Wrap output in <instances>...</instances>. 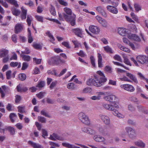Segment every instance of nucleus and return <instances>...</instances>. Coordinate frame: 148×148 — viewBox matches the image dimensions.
<instances>
[{
    "label": "nucleus",
    "mask_w": 148,
    "mask_h": 148,
    "mask_svg": "<svg viewBox=\"0 0 148 148\" xmlns=\"http://www.w3.org/2000/svg\"><path fill=\"white\" fill-rule=\"evenodd\" d=\"M33 47L36 49H42V47L39 44H34L33 45Z\"/></svg>",
    "instance_id": "obj_48"
},
{
    "label": "nucleus",
    "mask_w": 148,
    "mask_h": 148,
    "mask_svg": "<svg viewBox=\"0 0 148 148\" xmlns=\"http://www.w3.org/2000/svg\"><path fill=\"white\" fill-rule=\"evenodd\" d=\"M113 62L114 63V64L115 65H117L118 66H121L122 67H124V68H125V69H126L128 70H129L128 68L124 66L123 64H121V63H120L119 62H114V61H113Z\"/></svg>",
    "instance_id": "obj_56"
},
{
    "label": "nucleus",
    "mask_w": 148,
    "mask_h": 148,
    "mask_svg": "<svg viewBox=\"0 0 148 148\" xmlns=\"http://www.w3.org/2000/svg\"><path fill=\"white\" fill-rule=\"evenodd\" d=\"M35 18L38 21L40 22H43V18L42 16H36Z\"/></svg>",
    "instance_id": "obj_59"
},
{
    "label": "nucleus",
    "mask_w": 148,
    "mask_h": 148,
    "mask_svg": "<svg viewBox=\"0 0 148 148\" xmlns=\"http://www.w3.org/2000/svg\"><path fill=\"white\" fill-rule=\"evenodd\" d=\"M100 116L103 122L106 125H109L110 123L109 118L104 115L101 114Z\"/></svg>",
    "instance_id": "obj_14"
},
{
    "label": "nucleus",
    "mask_w": 148,
    "mask_h": 148,
    "mask_svg": "<svg viewBox=\"0 0 148 148\" xmlns=\"http://www.w3.org/2000/svg\"><path fill=\"white\" fill-rule=\"evenodd\" d=\"M84 122H82L83 123L85 124L88 125L90 123V121L88 117H86L84 119Z\"/></svg>",
    "instance_id": "obj_60"
},
{
    "label": "nucleus",
    "mask_w": 148,
    "mask_h": 148,
    "mask_svg": "<svg viewBox=\"0 0 148 148\" xmlns=\"http://www.w3.org/2000/svg\"><path fill=\"white\" fill-rule=\"evenodd\" d=\"M127 37L129 39H132L136 41L140 42L141 41L140 37L134 34H129L127 35Z\"/></svg>",
    "instance_id": "obj_12"
},
{
    "label": "nucleus",
    "mask_w": 148,
    "mask_h": 148,
    "mask_svg": "<svg viewBox=\"0 0 148 148\" xmlns=\"http://www.w3.org/2000/svg\"><path fill=\"white\" fill-rule=\"evenodd\" d=\"M107 127L105 125L100 126L98 129L99 132L103 134H106L107 133Z\"/></svg>",
    "instance_id": "obj_20"
},
{
    "label": "nucleus",
    "mask_w": 148,
    "mask_h": 148,
    "mask_svg": "<svg viewBox=\"0 0 148 148\" xmlns=\"http://www.w3.org/2000/svg\"><path fill=\"white\" fill-rule=\"evenodd\" d=\"M40 114L48 118L51 117L48 114V113L46 112L45 109H43L41 111Z\"/></svg>",
    "instance_id": "obj_40"
},
{
    "label": "nucleus",
    "mask_w": 148,
    "mask_h": 148,
    "mask_svg": "<svg viewBox=\"0 0 148 148\" xmlns=\"http://www.w3.org/2000/svg\"><path fill=\"white\" fill-rule=\"evenodd\" d=\"M64 61L60 59L59 56H54L52 58L49 63L50 64H58L60 62H64Z\"/></svg>",
    "instance_id": "obj_3"
},
{
    "label": "nucleus",
    "mask_w": 148,
    "mask_h": 148,
    "mask_svg": "<svg viewBox=\"0 0 148 148\" xmlns=\"http://www.w3.org/2000/svg\"><path fill=\"white\" fill-rule=\"evenodd\" d=\"M45 82L44 81H41L38 82L36 87L39 88L43 87L45 86Z\"/></svg>",
    "instance_id": "obj_43"
},
{
    "label": "nucleus",
    "mask_w": 148,
    "mask_h": 148,
    "mask_svg": "<svg viewBox=\"0 0 148 148\" xmlns=\"http://www.w3.org/2000/svg\"><path fill=\"white\" fill-rule=\"evenodd\" d=\"M128 124L132 125H136V122L131 119H129L127 121Z\"/></svg>",
    "instance_id": "obj_61"
},
{
    "label": "nucleus",
    "mask_w": 148,
    "mask_h": 148,
    "mask_svg": "<svg viewBox=\"0 0 148 148\" xmlns=\"http://www.w3.org/2000/svg\"><path fill=\"white\" fill-rule=\"evenodd\" d=\"M125 130L129 138L133 139L136 138V134L134 129L130 127H127L125 128Z\"/></svg>",
    "instance_id": "obj_2"
},
{
    "label": "nucleus",
    "mask_w": 148,
    "mask_h": 148,
    "mask_svg": "<svg viewBox=\"0 0 148 148\" xmlns=\"http://www.w3.org/2000/svg\"><path fill=\"white\" fill-rule=\"evenodd\" d=\"M93 138L97 142H102L105 141L104 138L99 135H95L93 137Z\"/></svg>",
    "instance_id": "obj_23"
},
{
    "label": "nucleus",
    "mask_w": 148,
    "mask_h": 148,
    "mask_svg": "<svg viewBox=\"0 0 148 148\" xmlns=\"http://www.w3.org/2000/svg\"><path fill=\"white\" fill-rule=\"evenodd\" d=\"M135 145L137 146L142 148H144L145 147V144L141 140H139L134 142Z\"/></svg>",
    "instance_id": "obj_25"
},
{
    "label": "nucleus",
    "mask_w": 148,
    "mask_h": 148,
    "mask_svg": "<svg viewBox=\"0 0 148 148\" xmlns=\"http://www.w3.org/2000/svg\"><path fill=\"white\" fill-rule=\"evenodd\" d=\"M87 133L91 135H93L96 133V132L95 130L89 128Z\"/></svg>",
    "instance_id": "obj_53"
},
{
    "label": "nucleus",
    "mask_w": 148,
    "mask_h": 148,
    "mask_svg": "<svg viewBox=\"0 0 148 148\" xmlns=\"http://www.w3.org/2000/svg\"><path fill=\"white\" fill-rule=\"evenodd\" d=\"M90 60L91 62L92 66L95 67V59L94 57L92 56H91L90 57Z\"/></svg>",
    "instance_id": "obj_49"
},
{
    "label": "nucleus",
    "mask_w": 148,
    "mask_h": 148,
    "mask_svg": "<svg viewBox=\"0 0 148 148\" xmlns=\"http://www.w3.org/2000/svg\"><path fill=\"white\" fill-rule=\"evenodd\" d=\"M42 136L44 138L45 136H48L47 132V131L45 129H42Z\"/></svg>",
    "instance_id": "obj_62"
},
{
    "label": "nucleus",
    "mask_w": 148,
    "mask_h": 148,
    "mask_svg": "<svg viewBox=\"0 0 148 148\" xmlns=\"http://www.w3.org/2000/svg\"><path fill=\"white\" fill-rule=\"evenodd\" d=\"M64 10L66 14V15H69L70 16H73V15L72 14V11L69 8L65 7L64 8Z\"/></svg>",
    "instance_id": "obj_36"
},
{
    "label": "nucleus",
    "mask_w": 148,
    "mask_h": 148,
    "mask_svg": "<svg viewBox=\"0 0 148 148\" xmlns=\"http://www.w3.org/2000/svg\"><path fill=\"white\" fill-rule=\"evenodd\" d=\"M78 117L82 122H84V119L86 117H88L86 116L84 113L83 112H81L78 114Z\"/></svg>",
    "instance_id": "obj_28"
},
{
    "label": "nucleus",
    "mask_w": 148,
    "mask_h": 148,
    "mask_svg": "<svg viewBox=\"0 0 148 148\" xmlns=\"http://www.w3.org/2000/svg\"><path fill=\"white\" fill-rule=\"evenodd\" d=\"M17 116L14 113H11L9 115V117L12 123H14V120L13 119V118L14 117L16 118Z\"/></svg>",
    "instance_id": "obj_42"
},
{
    "label": "nucleus",
    "mask_w": 148,
    "mask_h": 148,
    "mask_svg": "<svg viewBox=\"0 0 148 148\" xmlns=\"http://www.w3.org/2000/svg\"><path fill=\"white\" fill-rule=\"evenodd\" d=\"M98 22L104 27L107 28L108 26V23L106 21L101 17L97 16L96 17Z\"/></svg>",
    "instance_id": "obj_7"
},
{
    "label": "nucleus",
    "mask_w": 148,
    "mask_h": 148,
    "mask_svg": "<svg viewBox=\"0 0 148 148\" xmlns=\"http://www.w3.org/2000/svg\"><path fill=\"white\" fill-rule=\"evenodd\" d=\"M72 31L78 37L80 38L82 37V33L83 31L82 29L79 28H74L72 29Z\"/></svg>",
    "instance_id": "obj_9"
},
{
    "label": "nucleus",
    "mask_w": 148,
    "mask_h": 148,
    "mask_svg": "<svg viewBox=\"0 0 148 148\" xmlns=\"http://www.w3.org/2000/svg\"><path fill=\"white\" fill-rule=\"evenodd\" d=\"M69 17L68 19H69L68 21H66L67 22H70L71 25L73 26L75 24V18L76 16L74 14H73L72 16H69Z\"/></svg>",
    "instance_id": "obj_16"
},
{
    "label": "nucleus",
    "mask_w": 148,
    "mask_h": 148,
    "mask_svg": "<svg viewBox=\"0 0 148 148\" xmlns=\"http://www.w3.org/2000/svg\"><path fill=\"white\" fill-rule=\"evenodd\" d=\"M95 78L92 79H89L86 81V84L88 86L94 85L97 87L101 86L102 85L101 83L99 81L98 77L95 76Z\"/></svg>",
    "instance_id": "obj_1"
},
{
    "label": "nucleus",
    "mask_w": 148,
    "mask_h": 148,
    "mask_svg": "<svg viewBox=\"0 0 148 148\" xmlns=\"http://www.w3.org/2000/svg\"><path fill=\"white\" fill-rule=\"evenodd\" d=\"M18 112L21 113H24L25 111V107L19 106L18 107Z\"/></svg>",
    "instance_id": "obj_47"
},
{
    "label": "nucleus",
    "mask_w": 148,
    "mask_h": 148,
    "mask_svg": "<svg viewBox=\"0 0 148 148\" xmlns=\"http://www.w3.org/2000/svg\"><path fill=\"white\" fill-rule=\"evenodd\" d=\"M98 73L100 75L99 76H97L96 77H98V79L99 81L100 82L102 85L104 83L106 82L107 79L105 77V76L104 75L103 73L101 71H97Z\"/></svg>",
    "instance_id": "obj_5"
},
{
    "label": "nucleus",
    "mask_w": 148,
    "mask_h": 148,
    "mask_svg": "<svg viewBox=\"0 0 148 148\" xmlns=\"http://www.w3.org/2000/svg\"><path fill=\"white\" fill-rule=\"evenodd\" d=\"M89 29L91 32L95 34H99L100 31L98 27L92 25L90 26Z\"/></svg>",
    "instance_id": "obj_10"
},
{
    "label": "nucleus",
    "mask_w": 148,
    "mask_h": 148,
    "mask_svg": "<svg viewBox=\"0 0 148 148\" xmlns=\"http://www.w3.org/2000/svg\"><path fill=\"white\" fill-rule=\"evenodd\" d=\"M6 1L7 2L14 5L16 7L18 8L19 7V5L16 0H6Z\"/></svg>",
    "instance_id": "obj_30"
},
{
    "label": "nucleus",
    "mask_w": 148,
    "mask_h": 148,
    "mask_svg": "<svg viewBox=\"0 0 148 148\" xmlns=\"http://www.w3.org/2000/svg\"><path fill=\"white\" fill-rule=\"evenodd\" d=\"M136 60L139 63L143 64L147 62L148 57L144 55H140L137 56Z\"/></svg>",
    "instance_id": "obj_4"
},
{
    "label": "nucleus",
    "mask_w": 148,
    "mask_h": 148,
    "mask_svg": "<svg viewBox=\"0 0 148 148\" xmlns=\"http://www.w3.org/2000/svg\"><path fill=\"white\" fill-rule=\"evenodd\" d=\"M118 33L121 36H125L126 34V29L123 28H119L118 29Z\"/></svg>",
    "instance_id": "obj_29"
},
{
    "label": "nucleus",
    "mask_w": 148,
    "mask_h": 148,
    "mask_svg": "<svg viewBox=\"0 0 148 148\" xmlns=\"http://www.w3.org/2000/svg\"><path fill=\"white\" fill-rule=\"evenodd\" d=\"M129 100L137 104H140V101L135 97H130L129 98Z\"/></svg>",
    "instance_id": "obj_35"
},
{
    "label": "nucleus",
    "mask_w": 148,
    "mask_h": 148,
    "mask_svg": "<svg viewBox=\"0 0 148 148\" xmlns=\"http://www.w3.org/2000/svg\"><path fill=\"white\" fill-rule=\"evenodd\" d=\"M96 10L100 14H101L105 17H106L107 15L105 12L103 8L101 6H99L96 7Z\"/></svg>",
    "instance_id": "obj_11"
},
{
    "label": "nucleus",
    "mask_w": 148,
    "mask_h": 148,
    "mask_svg": "<svg viewBox=\"0 0 148 148\" xmlns=\"http://www.w3.org/2000/svg\"><path fill=\"white\" fill-rule=\"evenodd\" d=\"M98 67H102L103 64L102 63V57L101 55L99 54H98Z\"/></svg>",
    "instance_id": "obj_31"
},
{
    "label": "nucleus",
    "mask_w": 148,
    "mask_h": 148,
    "mask_svg": "<svg viewBox=\"0 0 148 148\" xmlns=\"http://www.w3.org/2000/svg\"><path fill=\"white\" fill-rule=\"evenodd\" d=\"M22 12L21 14L20 17L22 20L25 19L26 18L27 10L25 9L23 7L21 8Z\"/></svg>",
    "instance_id": "obj_18"
},
{
    "label": "nucleus",
    "mask_w": 148,
    "mask_h": 148,
    "mask_svg": "<svg viewBox=\"0 0 148 148\" xmlns=\"http://www.w3.org/2000/svg\"><path fill=\"white\" fill-rule=\"evenodd\" d=\"M124 63H125V64L128 65H129L130 66L131 65V64L130 62V61L127 57H124Z\"/></svg>",
    "instance_id": "obj_57"
},
{
    "label": "nucleus",
    "mask_w": 148,
    "mask_h": 148,
    "mask_svg": "<svg viewBox=\"0 0 148 148\" xmlns=\"http://www.w3.org/2000/svg\"><path fill=\"white\" fill-rule=\"evenodd\" d=\"M62 44V45L68 49H70L71 48L69 42H67L65 41L63 42Z\"/></svg>",
    "instance_id": "obj_58"
},
{
    "label": "nucleus",
    "mask_w": 148,
    "mask_h": 148,
    "mask_svg": "<svg viewBox=\"0 0 148 148\" xmlns=\"http://www.w3.org/2000/svg\"><path fill=\"white\" fill-rule=\"evenodd\" d=\"M11 10L13 15L16 16H18L21 13V12L20 10L14 7L12 8Z\"/></svg>",
    "instance_id": "obj_24"
},
{
    "label": "nucleus",
    "mask_w": 148,
    "mask_h": 148,
    "mask_svg": "<svg viewBox=\"0 0 148 148\" xmlns=\"http://www.w3.org/2000/svg\"><path fill=\"white\" fill-rule=\"evenodd\" d=\"M58 16L59 19L60 21H64V19L66 21H68L69 15H68L64 13H58Z\"/></svg>",
    "instance_id": "obj_17"
},
{
    "label": "nucleus",
    "mask_w": 148,
    "mask_h": 148,
    "mask_svg": "<svg viewBox=\"0 0 148 148\" xmlns=\"http://www.w3.org/2000/svg\"><path fill=\"white\" fill-rule=\"evenodd\" d=\"M19 78L20 80L21 81L25 80L26 78V75L24 73H21L19 75Z\"/></svg>",
    "instance_id": "obj_45"
},
{
    "label": "nucleus",
    "mask_w": 148,
    "mask_h": 148,
    "mask_svg": "<svg viewBox=\"0 0 148 148\" xmlns=\"http://www.w3.org/2000/svg\"><path fill=\"white\" fill-rule=\"evenodd\" d=\"M23 29V27L21 24L18 23L15 27V33L18 34Z\"/></svg>",
    "instance_id": "obj_21"
},
{
    "label": "nucleus",
    "mask_w": 148,
    "mask_h": 148,
    "mask_svg": "<svg viewBox=\"0 0 148 148\" xmlns=\"http://www.w3.org/2000/svg\"><path fill=\"white\" fill-rule=\"evenodd\" d=\"M28 144L33 148H42V146L39 144L29 140L28 142Z\"/></svg>",
    "instance_id": "obj_19"
},
{
    "label": "nucleus",
    "mask_w": 148,
    "mask_h": 148,
    "mask_svg": "<svg viewBox=\"0 0 148 148\" xmlns=\"http://www.w3.org/2000/svg\"><path fill=\"white\" fill-rule=\"evenodd\" d=\"M20 56L22 58L23 60L25 61L29 62L30 61L31 59V57L28 55L21 54Z\"/></svg>",
    "instance_id": "obj_32"
},
{
    "label": "nucleus",
    "mask_w": 148,
    "mask_h": 148,
    "mask_svg": "<svg viewBox=\"0 0 148 148\" xmlns=\"http://www.w3.org/2000/svg\"><path fill=\"white\" fill-rule=\"evenodd\" d=\"M28 66V64L26 62H24L23 63L22 67L21 68V70H24L26 69Z\"/></svg>",
    "instance_id": "obj_50"
},
{
    "label": "nucleus",
    "mask_w": 148,
    "mask_h": 148,
    "mask_svg": "<svg viewBox=\"0 0 148 148\" xmlns=\"http://www.w3.org/2000/svg\"><path fill=\"white\" fill-rule=\"evenodd\" d=\"M32 20V17L30 15H28L27 16L26 21L28 26H29L31 25V21Z\"/></svg>",
    "instance_id": "obj_39"
},
{
    "label": "nucleus",
    "mask_w": 148,
    "mask_h": 148,
    "mask_svg": "<svg viewBox=\"0 0 148 148\" xmlns=\"http://www.w3.org/2000/svg\"><path fill=\"white\" fill-rule=\"evenodd\" d=\"M134 6L135 10L136 12H138L141 10V7L139 4L135 3L134 5Z\"/></svg>",
    "instance_id": "obj_46"
},
{
    "label": "nucleus",
    "mask_w": 148,
    "mask_h": 148,
    "mask_svg": "<svg viewBox=\"0 0 148 148\" xmlns=\"http://www.w3.org/2000/svg\"><path fill=\"white\" fill-rule=\"evenodd\" d=\"M17 91L18 92H25L27 90V89L26 88H22L20 86V84L18 85L16 88Z\"/></svg>",
    "instance_id": "obj_33"
},
{
    "label": "nucleus",
    "mask_w": 148,
    "mask_h": 148,
    "mask_svg": "<svg viewBox=\"0 0 148 148\" xmlns=\"http://www.w3.org/2000/svg\"><path fill=\"white\" fill-rule=\"evenodd\" d=\"M8 51L4 49H2L0 50V58L6 56L8 55Z\"/></svg>",
    "instance_id": "obj_22"
},
{
    "label": "nucleus",
    "mask_w": 148,
    "mask_h": 148,
    "mask_svg": "<svg viewBox=\"0 0 148 148\" xmlns=\"http://www.w3.org/2000/svg\"><path fill=\"white\" fill-rule=\"evenodd\" d=\"M102 106L105 109L110 110H112V108L113 106L112 105V104L110 105L106 103L103 104L102 105Z\"/></svg>",
    "instance_id": "obj_34"
},
{
    "label": "nucleus",
    "mask_w": 148,
    "mask_h": 148,
    "mask_svg": "<svg viewBox=\"0 0 148 148\" xmlns=\"http://www.w3.org/2000/svg\"><path fill=\"white\" fill-rule=\"evenodd\" d=\"M120 87L122 89L130 92H133L135 90L134 87L132 86L129 84L121 85Z\"/></svg>",
    "instance_id": "obj_6"
},
{
    "label": "nucleus",
    "mask_w": 148,
    "mask_h": 148,
    "mask_svg": "<svg viewBox=\"0 0 148 148\" xmlns=\"http://www.w3.org/2000/svg\"><path fill=\"white\" fill-rule=\"evenodd\" d=\"M38 120L39 122L43 123H45L46 122V119L45 117L42 116H38Z\"/></svg>",
    "instance_id": "obj_44"
},
{
    "label": "nucleus",
    "mask_w": 148,
    "mask_h": 148,
    "mask_svg": "<svg viewBox=\"0 0 148 148\" xmlns=\"http://www.w3.org/2000/svg\"><path fill=\"white\" fill-rule=\"evenodd\" d=\"M50 13L52 15L55 16L56 15V12L54 7L51 4V7L49 9Z\"/></svg>",
    "instance_id": "obj_41"
},
{
    "label": "nucleus",
    "mask_w": 148,
    "mask_h": 148,
    "mask_svg": "<svg viewBox=\"0 0 148 148\" xmlns=\"http://www.w3.org/2000/svg\"><path fill=\"white\" fill-rule=\"evenodd\" d=\"M57 83V81H55L52 82L51 84L49 86V88L51 89H52L56 86V85Z\"/></svg>",
    "instance_id": "obj_54"
},
{
    "label": "nucleus",
    "mask_w": 148,
    "mask_h": 148,
    "mask_svg": "<svg viewBox=\"0 0 148 148\" xmlns=\"http://www.w3.org/2000/svg\"><path fill=\"white\" fill-rule=\"evenodd\" d=\"M107 9L109 12L113 14H117L118 12L117 9L114 6L108 5L107 7Z\"/></svg>",
    "instance_id": "obj_13"
},
{
    "label": "nucleus",
    "mask_w": 148,
    "mask_h": 148,
    "mask_svg": "<svg viewBox=\"0 0 148 148\" xmlns=\"http://www.w3.org/2000/svg\"><path fill=\"white\" fill-rule=\"evenodd\" d=\"M126 76L130 79V80H131L132 82H134L136 84L138 83V80L135 75L130 73L127 72H126Z\"/></svg>",
    "instance_id": "obj_15"
},
{
    "label": "nucleus",
    "mask_w": 148,
    "mask_h": 148,
    "mask_svg": "<svg viewBox=\"0 0 148 148\" xmlns=\"http://www.w3.org/2000/svg\"><path fill=\"white\" fill-rule=\"evenodd\" d=\"M62 145L68 148H80L79 147L73 145L71 144L68 143H63Z\"/></svg>",
    "instance_id": "obj_26"
},
{
    "label": "nucleus",
    "mask_w": 148,
    "mask_h": 148,
    "mask_svg": "<svg viewBox=\"0 0 148 148\" xmlns=\"http://www.w3.org/2000/svg\"><path fill=\"white\" fill-rule=\"evenodd\" d=\"M114 58L115 60H116L120 62H122L121 57H120V56H119V55H116L114 57Z\"/></svg>",
    "instance_id": "obj_51"
},
{
    "label": "nucleus",
    "mask_w": 148,
    "mask_h": 148,
    "mask_svg": "<svg viewBox=\"0 0 148 148\" xmlns=\"http://www.w3.org/2000/svg\"><path fill=\"white\" fill-rule=\"evenodd\" d=\"M46 34L48 36L50 39V41L53 42L55 40V38L53 36L49 31H47L46 33Z\"/></svg>",
    "instance_id": "obj_37"
},
{
    "label": "nucleus",
    "mask_w": 148,
    "mask_h": 148,
    "mask_svg": "<svg viewBox=\"0 0 148 148\" xmlns=\"http://www.w3.org/2000/svg\"><path fill=\"white\" fill-rule=\"evenodd\" d=\"M18 64V63L17 62H12L10 64V66L12 67H15L17 66Z\"/></svg>",
    "instance_id": "obj_63"
},
{
    "label": "nucleus",
    "mask_w": 148,
    "mask_h": 148,
    "mask_svg": "<svg viewBox=\"0 0 148 148\" xmlns=\"http://www.w3.org/2000/svg\"><path fill=\"white\" fill-rule=\"evenodd\" d=\"M11 71L10 70L6 72V78L7 79H10L11 78Z\"/></svg>",
    "instance_id": "obj_55"
},
{
    "label": "nucleus",
    "mask_w": 148,
    "mask_h": 148,
    "mask_svg": "<svg viewBox=\"0 0 148 148\" xmlns=\"http://www.w3.org/2000/svg\"><path fill=\"white\" fill-rule=\"evenodd\" d=\"M21 100V96L17 95L16 96V99L15 101L16 103H18Z\"/></svg>",
    "instance_id": "obj_64"
},
{
    "label": "nucleus",
    "mask_w": 148,
    "mask_h": 148,
    "mask_svg": "<svg viewBox=\"0 0 148 148\" xmlns=\"http://www.w3.org/2000/svg\"><path fill=\"white\" fill-rule=\"evenodd\" d=\"M112 108V110H111L112 111V113L115 116H119L118 111L114 108V107H113Z\"/></svg>",
    "instance_id": "obj_52"
},
{
    "label": "nucleus",
    "mask_w": 148,
    "mask_h": 148,
    "mask_svg": "<svg viewBox=\"0 0 148 148\" xmlns=\"http://www.w3.org/2000/svg\"><path fill=\"white\" fill-rule=\"evenodd\" d=\"M103 48L105 51L107 53H113V52L112 48L109 46H107L106 47H104Z\"/></svg>",
    "instance_id": "obj_38"
},
{
    "label": "nucleus",
    "mask_w": 148,
    "mask_h": 148,
    "mask_svg": "<svg viewBox=\"0 0 148 148\" xmlns=\"http://www.w3.org/2000/svg\"><path fill=\"white\" fill-rule=\"evenodd\" d=\"M67 88L68 89L71 90H76L77 89V86L76 85H75V84L73 83H69L67 85Z\"/></svg>",
    "instance_id": "obj_27"
},
{
    "label": "nucleus",
    "mask_w": 148,
    "mask_h": 148,
    "mask_svg": "<svg viewBox=\"0 0 148 148\" xmlns=\"http://www.w3.org/2000/svg\"><path fill=\"white\" fill-rule=\"evenodd\" d=\"M105 99L110 102H115L117 99L116 97L114 95H110L104 97Z\"/></svg>",
    "instance_id": "obj_8"
}]
</instances>
